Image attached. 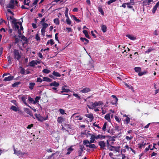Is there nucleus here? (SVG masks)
Segmentation results:
<instances>
[{
    "mask_svg": "<svg viewBox=\"0 0 159 159\" xmlns=\"http://www.w3.org/2000/svg\"><path fill=\"white\" fill-rule=\"evenodd\" d=\"M90 91L91 90L90 88H85L81 90L80 92L82 93H86Z\"/></svg>",
    "mask_w": 159,
    "mask_h": 159,
    "instance_id": "nucleus-9",
    "label": "nucleus"
},
{
    "mask_svg": "<svg viewBox=\"0 0 159 159\" xmlns=\"http://www.w3.org/2000/svg\"><path fill=\"white\" fill-rule=\"evenodd\" d=\"M68 10H69V9H68V8L66 7V10L65 11V14L66 17L67 18H68V17H69L68 14Z\"/></svg>",
    "mask_w": 159,
    "mask_h": 159,
    "instance_id": "nucleus-38",
    "label": "nucleus"
},
{
    "mask_svg": "<svg viewBox=\"0 0 159 159\" xmlns=\"http://www.w3.org/2000/svg\"><path fill=\"white\" fill-rule=\"evenodd\" d=\"M10 2L13 4L15 5H17L18 4V1L17 0H10Z\"/></svg>",
    "mask_w": 159,
    "mask_h": 159,
    "instance_id": "nucleus-49",
    "label": "nucleus"
},
{
    "mask_svg": "<svg viewBox=\"0 0 159 159\" xmlns=\"http://www.w3.org/2000/svg\"><path fill=\"white\" fill-rule=\"evenodd\" d=\"M14 28L16 30L18 31V30H20L19 26L16 24L14 25Z\"/></svg>",
    "mask_w": 159,
    "mask_h": 159,
    "instance_id": "nucleus-43",
    "label": "nucleus"
},
{
    "mask_svg": "<svg viewBox=\"0 0 159 159\" xmlns=\"http://www.w3.org/2000/svg\"><path fill=\"white\" fill-rule=\"evenodd\" d=\"M153 0H145L143 3H146L148 5H149L151 2L153 1Z\"/></svg>",
    "mask_w": 159,
    "mask_h": 159,
    "instance_id": "nucleus-30",
    "label": "nucleus"
},
{
    "mask_svg": "<svg viewBox=\"0 0 159 159\" xmlns=\"http://www.w3.org/2000/svg\"><path fill=\"white\" fill-rule=\"evenodd\" d=\"M106 137V136L103 135H102L98 134L97 136V139H104Z\"/></svg>",
    "mask_w": 159,
    "mask_h": 159,
    "instance_id": "nucleus-33",
    "label": "nucleus"
},
{
    "mask_svg": "<svg viewBox=\"0 0 159 159\" xmlns=\"http://www.w3.org/2000/svg\"><path fill=\"white\" fill-rule=\"evenodd\" d=\"M101 28L102 30L103 33H105L107 31V27L106 25H102L101 26Z\"/></svg>",
    "mask_w": 159,
    "mask_h": 159,
    "instance_id": "nucleus-16",
    "label": "nucleus"
},
{
    "mask_svg": "<svg viewBox=\"0 0 159 159\" xmlns=\"http://www.w3.org/2000/svg\"><path fill=\"white\" fill-rule=\"evenodd\" d=\"M135 71L137 72H139L141 70V69L140 67H135L134 68Z\"/></svg>",
    "mask_w": 159,
    "mask_h": 159,
    "instance_id": "nucleus-37",
    "label": "nucleus"
},
{
    "mask_svg": "<svg viewBox=\"0 0 159 159\" xmlns=\"http://www.w3.org/2000/svg\"><path fill=\"white\" fill-rule=\"evenodd\" d=\"M121 153V150H114V156H120Z\"/></svg>",
    "mask_w": 159,
    "mask_h": 159,
    "instance_id": "nucleus-4",
    "label": "nucleus"
},
{
    "mask_svg": "<svg viewBox=\"0 0 159 159\" xmlns=\"http://www.w3.org/2000/svg\"><path fill=\"white\" fill-rule=\"evenodd\" d=\"M73 95L75 97L77 98L79 100H80L81 99L80 97L78 95L77 93H74L73 94Z\"/></svg>",
    "mask_w": 159,
    "mask_h": 159,
    "instance_id": "nucleus-55",
    "label": "nucleus"
},
{
    "mask_svg": "<svg viewBox=\"0 0 159 159\" xmlns=\"http://www.w3.org/2000/svg\"><path fill=\"white\" fill-rule=\"evenodd\" d=\"M14 76L11 75L8 77H5L3 80L5 81H9L12 80Z\"/></svg>",
    "mask_w": 159,
    "mask_h": 159,
    "instance_id": "nucleus-10",
    "label": "nucleus"
},
{
    "mask_svg": "<svg viewBox=\"0 0 159 159\" xmlns=\"http://www.w3.org/2000/svg\"><path fill=\"white\" fill-rule=\"evenodd\" d=\"M58 33H56L55 34V39L58 41V42L59 43V41L58 39V37H57V35L58 34Z\"/></svg>",
    "mask_w": 159,
    "mask_h": 159,
    "instance_id": "nucleus-63",
    "label": "nucleus"
},
{
    "mask_svg": "<svg viewBox=\"0 0 159 159\" xmlns=\"http://www.w3.org/2000/svg\"><path fill=\"white\" fill-rule=\"evenodd\" d=\"M91 143H89V141L87 140L83 141V144L85 145L86 147L91 148H96V147L95 145L94 144H92Z\"/></svg>",
    "mask_w": 159,
    "mask_h": 159,
    "instance_id": "nucleus-2",
    "label": "nucleus"
},
{
    "mask_svg": "<svg viewBox=\"0 0 159 159\" xmlns=\"http://www.w3.org/2000/svg\"><path fill=\"white\" fill-rule=\"evenodd\" d=\"M7 59H8V62L9 65L11 64L12 63L11 60L12 58L10 56H9L7 57Z\"/></svg>",
    "mask_w": 159,
    "mask_h": 159,
    "instance_id": "nucleus-28",
    "label": "nucleus"
},
{
    "mask_svg": "<svg viewBox=\"0 0 159 159\" xmlns=\"http://www.w3.org/2000/svg\"><path fill=\"white\" fill-rule=\"evenodd\" d=\"M126 5H127V7L129 8H131L133 7L132 5L134 4H131L130 3L127 2L126 3Z\"/></svg>",
    "mask_w": 159,
    "mask_h": 159,
    "instance_id": "nucleus-39",
    "label": "nucleus"
},
{
    "mask_svg": "<svg viewBox=\"0 0 159 159\" xmlns=\"http://www.w3.org/2000/svg\"><path fill=\"white\" fill-rule=\"evenodd\" d=\"M52 75L56 77H60L61 75L58 72H56L55 71H54L52 73Z\"/></svg>",
    "mask_w": 159,
    "mask_h": 159,
    "instance_id": "nucleus-22",
    "label": "nucleus"
},
{
    "mask_svg": "<svg viewBox=\"0 0 159 159\" xmlns=\"http://www.w3.org/2000/svg\"><path fill=\"white\" fill-rule=\"evenodd\" d=\"M62 91L61 93L66 92L68 93L70 92V91L69 89H65L64 86H62L61 88Z\"/></svg>",
    "mask_w": 159,
    "mask_h": 159,
    "instance_id": "nucleus-18",
    "label": "nucleus"
},
{
    "mask_svg": "<svg viewBox=\"0 0 159 159\" xmlns=\"http://www.w3.org/2000/svg\"><path fill=\"white\" fill-rule=\"evenodd\" d=\"M59 85V84L58 82L55 81H54L49 84V86H54L55 87H57Z\"/></svg>",
    "mask_w": 159,
    "mask_h": 159,
    "instance_id": "nucleus-8",
    "label": "nucleus"
},
{
    "mask_svg": "<svg viewBox=\"0 0 159 159\" xmlns=\"http://www.w3.org/2000/svg\"><path fill=\"white\" fill-rule=\"evenodd\" d=\"M10 109L16 112L18 110V108L14 106H12L10 108Z\"/></svg>",
    "mask_w": 159,
    "mask_h": 159,
    "instance_id": "nucleus-27",
    "label": "nucleus"
},
{
    "mask_svg": "<svg viewBox=\"0 0 159 159\" xmlns=\"http://www.w3.org/2000/svg\"><path fill=\"white\" fill-rule=\"evenodd\" d=\"M25 111L26 113L29 114L30 116H33V115L32 111L29 108H26L25 109Z\"/></svg>",
    "mask_w": 159,
    "mask_h": 159,
    "instance_id": "nucleus-11",
    "label": "nucleus"
},
{
    "mask_svg": "<svg viewBox=\"0 0 159 159\" xmlns=\"http://www.w3.org/2000/svg\"><path fill=\"white\" fill-rule=\"evenodd\" d=\"M20 68H21V70L20 72V73L22 75H25V72L24 68L21 66H20Z\"/></svg>",
    "mask_w": 159,
    "mask_h": 159,
    "instance_id": "nucleus-31",
    "label": "nucleus"
},
{
    "mask_svg": "<svg viewBox=\"0 0 159 159\" xmlns=\"http://www.w3.org/2000/svg\"><path fill=\"white\" fill-rule=\"evenodd\" d=\"M28 100L30 103H31L32 102H33L34 101L33 99L30 96L28 97Z\"/></svg>",
    "mask_w": 159,
    "mask_h": 159,
    "instance_id": "nucleus-54",
    "label": "nucleus"
},
{
    "mask_svg": "<svg viewBox=\"0 0 159 159\" xmlns=\"http://www.w3.org/2000/svg\"><path fill=\"white\" fill-rule=\"evenodd\" d=\"M114 128L115 130H117V131H119L120 130V127L117 124H116L114 127Z\"/></svg>",
    "mask_w": 159,
    "mask_h": 159,
    "instance_id": "nucleus-57",
    "label": "nucleus"
},
{
    "mask_svg": "<svg viewBox=\"0 0 159 159\" xmlns=\"http://www.w3.org/2000/svg\"><path fill=\"white\" fill-rule=\"evenodd\" d=\"M54 22L57 25H59V19L58 18L55 19L54 20Z\"/></svg>",
    "mask_w": 159,
    "mask_h": 159,
    "instance_id": "nucleus-46",
    "label": "nucleus"
},
{
    "mask_svg": "<svg viewBox=\"0 0 159 159\" xmlns=\"http://www.w3.org/2000/svg\"><path fill=\"white\" fill-rule=\"evenodd\" d=\"M92 106L93 107V108H95L97 106H98V102L96 101L94 103L92 102Z\"/></svg>",
    "mask_w": 159,
    "mask_h": 159,
    "instance_id": "nucleus-42",
    "label": "nucleus"
},
{
    "mask_svg": "<svg viewBox=\"0 0 159 159\" xmlns=\"http://www.w3.org/2000/svg\"><path fill=\"white\" fill-rule=\"evenodd\" d=\"M59 111L60 113L62 115L66 114L65 113V111L64 110L62 109H59Z\"/></svg>",
    "mask_w": 159,
    "mask_h": 159,
    "instance_id": "nucleus-53",
    "label": "nucleus"
},
{
    "mask_svg": "<svg viewBox=\"0 0 159 159\" xmlns=\"http://www.w3.org/2000/svg\"><path fill=\"white\" fill-rule=\"evenodd\" d=\"M21 84V82L20 81L16 82H15L14 83L12 84V86L13 87H18V85L19 84Z\"/></svg>",
    "mask_w": 159,
    "mask_h": 159,
    "instance_id": "nucleus-25",
    "label": "nucleus"
},
{
    "mask_svg": "<svg viewBox=\"0 0 159 159\" xmlns=\"http://www.w3.org/2000/svg\"><path fill=\"white\" fill-rule=\"evenodd\" d=\"M12 24L15 25L16 24V20L15 18L12 19V21H11Z\"/></svg>",
    "mask_w": 159,
    "mask_h": 159,
    "instance_id": "nucleus-58",
    "label": "nucleus"
},
{
    "mask_svg": "<svg viewBox=\"0 0 159 159\" xmlns=\"http://www.w3.org/2000/svg\"><path fill=\"white\" fill-rule=\"evenodd\" d=\"M50 71L47 69H44L43 70V72L46 74H48L50 73Z\"/></svg>",
    "mask_w": 159,
    "mask_h": 159,
    "instance_id": "nucleus-48",
    "label": "nucleus"
},
{
    "mask_svg": "<svg viewBox=\"0 0 159 159\" xmlns=\"http://www.w3.org/2000/svg\"><path fill=\"white\" fill-rule=\"evenodd\" d=\"M14 153L19 157H22L24 154L23 152L21 151L20 150H14Z\"/></svg>",
    "mask_w": 159,
    "mask_h": 159,
    "instance_id": "nucleus-5",
    "label": "nucleus"
},
{
    "mask_svg": "<svg viewBox=\"0 0 159 159\" xmlns=\"http://www.w3.org/2000/svg\"><path fill=\"white\" fill-rule=\"evenodd\" d=\"M111 97L114 99V100H113L111 102V103L112 105L116 104L117 103L118 99L117 98L116 96L114 95H112Z\"/></svg>",
    "mask_w": 159,
    "mask_h": 159,
    "instance_id": "nucleus-7",
    "label": "nucleus"
},
{
    "mask_svg": "<svg viewBox=\"0 0 159 159\" xmlns=\"http://www.w3.org/2000/svg\"><path fill=\"white\" fill-rule=\"evenodd\" d=\"M80 39L82 42H84V41H86V43H84L85 44L89 43V40L85 38L81 37L80 38Z\"/></svg>",
    "mask_w": 159,
    "mask_h": 159,
    "instance_id": "nucleus-21",
    "label": "nucleus"
},
{
    "mask_svg": "<svg viewBox=\"0 0 159 159\" xmlns=\"http://www.w3.org/2000/svg\"><path fill=\"white\" fill-rule=\"evenodd\" d=\"M45 30H46L45 29L42 28V29L41 30V34L43 36H44L45 35Z\"/></svg>",
    "mask_w": 159,
    "mask_h": 159,
    "instance_id": "nucleus-45",
    "label": "nucleus"
},
{
    "mask_svg": "<svg viewBox=\"0 0 159 159\" xmlns=\"http://www.w3.org/2000/svg\"><path fill=\"white\" fill-rule=\"evenodd\" d=\"M13 54L14 58L18 61H19L21 57V55L19 52V50L14 49L13 51Z\"/></svg>",
    "mask_w": 159,
    "mask_h": 159,
    "instance_id": "nucleus-1",
    "label": "nucleus"
},
{
    "mask_svg": "<svg viewBox=\"0 0 159 159\" xmlns=\"http://www.w3.org/2000/svg\"><path fill=\"white\" fill-rule=\"evenodd\" d=\"M35 39L37 41H40V38L39 36V34H37L35 35Z\"/></svg>",
    "mask_w": 159,
    "mask_h": 159,
    "instance_id": "nucleus-51",
    "label": "nucleus"
},
{
    "mask_svg": "<svg viewBox=\"0 0 159 159\" xmlns=\"http://www.w3.org/2000/svg\"><path fill=\"white\" fill-rule=\"evenodd\" d=\"M14 4L10 2V3L8 4L7 7L8 8L11 9H13L14 8Z\"/></svg>",
    "mask_w": 159,
    "mask_h": 159,
    "instance_id": "nucleus-32",
    "label": "nucleus"
},
{
    "mask_svg": "<svg viewBox=\"0 0 159 159\" xmlns=\"http://www.w3.org/2000/svg\"><path fill=\"white\" fill-rule=\"evenodd\" d=\"M14 38L15 39V44H17L20 41V40L21 41H22L21 40H20V38H18L16 37V35L14 36Z\"/></svg>",
    "mask_w": 159,
    "mask_h": 159,
    "instance_id": "nucleus-23",
    "label": "nucleus"
},
{
    "mask_svg": "<svg viewBox=\"0 0 159 159\" xmlns=\"http://www.w3.org/2000/svg\"><path fill=\"white\" fill-rule=\"evenodd\" d=\"M35 85L34 83L30 82L29 84V88L30 90H32L33 89L34 86Z\"/></svg>",
    "mask_w": 159,
    "mask_h": 159,
    "instance_id": "nucleus-13",
    "label": "nucleus"
},
{
    "mask_svg": "<svg viewBox=\"0 0 159 159\" xmlns=\"http://www.w3.org/2000/svg\"><path fill=\"white\" fill-rule=\"evenodd\" d=\"M115 120L119 123H120L121 122V120L120 118H119L117 116H115Z\"/></svg>",
    "mask_w": 159,
    "mask_h": 159,
    "instance_id": "nucleus-41",
    "label": "nucleus"
},
{
    "mask_svg": "<svg viewBox=\"0 0 159 159\" xmlns=\"http://www.w3.org/2000/svg\"><path fill=\"white\" fill-rule=\"evenodd\" d=\"M40 97L39 96H36L35 99V100H34V102L33 103L34 104H35L39 100L40 98Z\"/></svg>",
    "mask_w": 159,
    "mask_h": 159,
    "instance_id": "nucleus-26",
    "label": "nucleus"
},
{
    "mask_svg": "<svg viewBox=\"0 0 159 159\" xmlns=\"http://www.w3.org/2000/svg\"><path fill=\"white\" fill-rule=\"evenodd\" d=\"M98 144L100 146L101 148H104L105 147V143L104 141H101L99 142Z\"/></svg>",
    "mask_w": 159,
    "mask_h": 159,
    "instance_id": "nucleus-12",
    "label": "nucleus"
},
{
    "mask_svg": "<svg viewBox=\"0 0 159 159\" xmlns=\"http://www.w3.org/2000/svg\"><path fill=\"white\" fill-rule=\"evenodd\" d=\"M64 120V119L61 117H58L57 118V122L61 124Z\"/></svg>",
    "mask_w": 159,
    "mask_h": 159,
    "instance_id": "nucleus-15",
    "label": "nucleus"
},
{
    "mask_svg": "<svg viewBox=\"0 0 159 159\" xmlns=\"http://www.w3.org/2000/svg\"><path fill=\"white\" fill-rule=\"evenodd\" d=\"M104 118L106 120H107L108 121H110L111 119L110 117L109 114H107L105 116Z\"/></svg>",
    "mask_w": 159,
    "mask_h": 159,
    "instance_id": "nucleus-36",
    "label": "nucleus"
},
{
    "mask_svg": "<svg viewBox=\"0 0 159 159\" xmlns=\"http://www.w3.org/2000/svg\"><path fill=\"white\" fill-rule=\"evenodd\" d=\"M85 116L88 118L91 119V120L90 121H92L94 118L93 114H86L85 115Z\"/></svg>",
    "mask_w": 159,
    "mask_h": 159,
    "instance_id": "nucleus-19",
    "label": "nucleus"
},
{
    "mask_svg": "<svg viewBox=\"0 0 159 159\" xmlns=\"http://www.w3.org/2000/svg\"><path fill=\"white\" fill-rule=\"evenodd\" d=\"M120 156L122 157V159H128V157L125 156L123 154H122V153Z\"/></svg>",
    "mask_w": 159,
    "mask_h": 159,
    "instance_id": "nucleus-61",
    "label": "nucleus"
},
{
    "mask_svg": "<svg viewBox=\"0 0 159 159\" xmlns=\"http://www.w3.org/2000/svg\"><path fill=\"white\" fill-rule=\"evenodd\" d=\"M43 81L47 82H51L52 81V79L46 76H44L43 78Z\"/></svg>",
    "mask_w": 159,
    "mask_h": 159,
    "instance_id": "nucleus-14",
    "label": "nucleus"
},
{
    "mask_svg": "<svg viewBox=\"0 0 159 159\" xmlns=\"http://www.w3.org/2000/svg\"><path fill=\"white\" fill-rule=\"evenodd\" d=\"M33 124H31L30 125H28L27 127V128L28 129H30L33 126Z\"/></svg>",
    "mask_w": 159,
    "mask_h": 159,
    "instance_id": "nucleus-64",
    "label": "nucleus"
},
{
    "mask_svg": "<svg viewBox=\"0 0 159 159\" xmlns=\"http://www.w3.org/2000/svg\"><path fill=\"white\" fill-rule=\"evenodd\" d=\"M116 0H110L107 2V4L108 5H110L111 4L114 2H115Z\"/></svg>",
    "mask_w": 159,
    "mask_h": 159,
    "instance_id": "nucleus-60",
    "label": "nucleus"
},
{
    "mask_svg": "<svg viewBox=\"0 0 159 159\" xmlns=\"http://www.w3.org/2000/svg\"><path fill=\"white\" fill-rule=\"evenodd\" d=\"M43 81V80L40 77H38L37 78L36 82L37 83H41Z\"/></svg>",
    "mask_w": 159,
    "mask_h": 159,
    "instance_id": "nucleus-52",
    "label": "nucleus"
},
{
    "mask_svg": "<svg viewBox=\"0 0 159 159\" xmlns=\"http://www.w3.org/2000/svg\"><path fill=\"white\" fill-rule=\"evenodd\" d=\"M21 100L24 102V103L26 106H28V107H30V108H31V107L29 106L28 104L25 101V98L23 96L21 98Z\"/></svg>",
    "mask_w": 159,
    "mask_h": 159,
    "instance_id": "nucleus-24",
    "label": "nucleus"
},
{
    "mask_svg": "<svg viewBox=\"0 0 159 159\" xmlns=\"http://www.w3.org/2000/svg\"><path fill=\"white\" fill-rule=\"evenodd\" d=\"M157 7H158L157 6H156V5H155L153 7V9H152V13L153 14H154L155 13L156 11L157 8Z\"/></svg>",
    "mask_w": 159,
    "mask_h": 159,
    "instance_id": "nucleus-40",
    "label": "nucleus"
},
{
    "mask_svg": "<svg viewBox=\"0 0 159 159\" xmlns=\"http://www.w3.org/2000/svg\"><path fill=\"white\" fill-rule=\"evenodd\" d=\"M66 22L68 25H70L71 24V21L69 19V18H67L66 20Z\"/></svg>",
    "mask_w": 159,
    "mask_h": 159,
    "instance_id": "nucleus-50",
    "label": "nucleus"
},
{
    "mask_svg": "<svg viewBox=\"0 0 159 159\" xmlns=\"http://www.w3.org/2000/svg\"><path fill=\"white\" fill-rule=\"evenodd\" d=\"M43 26L42 28L46 29V28L48 26V24L45 23H43L42 24Z\"/></svg>",
    "mask_w": 159,
    "mask_h": 159,
    "instance_id": "nucleus-44",
    "label": "nucleus"
},
{
    "mask_svg": "<svg viewBox=\"0 0 159 159\" xmlns=\"http://www.w3.org/2000/svg\"><path fill=\"white\" fill-rule=\"evenodd\" d=\"M87 134H89V135L91 136L90 138V140L89 141L90 143H93L94 142V141L95 140V139H97V135L95 134H90V133L89 132H87Z\"/></svg>",
    "mask_w": 159,
    "mask_h": 159,
    "instance_id": "nucleus-3",
    "label": "nucleus"
},
{
    "mask_svg": "<svg viewBox=\"0 0 159 159\" xmlns=\"http://www.w3.org/2000/svg\"><path fill=\"white\" fill-rule=\"evenodd\" d=\"M21 39L24 41H25V43H27L28 42V39H27V38L25 37V36L23 35L21 37Z\"/></svg>",
    "mask_w": 159,
    "mask_h": 159,
    "instance_id": "nucleus-35",
    "label": "nucleus"
},
{
    "mask_svg": "<svg viewBox=\"0 0 159 159\" xmlns=\"http://www.w3.org/2000/svg\"><path fill=\"white\" fill-rule=\"evenodd\" d=\"M125 121L126 124H128L130 121V118L129 117H127L125 119Z\"/></svg>",
    "mask_w": 159,
    "mask_h": 159,
    "instance_id": "nucleus-56",
    "label": "nucleus"
},
{
    "mask_svg": "<svg viewBox=\"0 0 159 159\" xmlns=\"http://www.w3.org/2000/svg\"><path fill=\"white\" fill-rule=\"evenodd\" d=\"M35 116L37 119L39 121L42 122L44 120V118L39 114H35Z\"/></svg>",
    "mask_w": 159,
    "mask_h": 159,
    "instance_id": "nucleus-6",
    "label": "nucleus"
},
{
    "mask_svg": "<svg viewBox=\"0 0 159 159\" xmlns=\"http://www.w3.org/2000/svg\"><path fill=\"white\" fill-rule=\"evenodd\" d=\"M107 125V122H106L104 123V124L103 125V126L102 128V130L103 131H105L106 130Z\"/></svg>",
    "mask_w": 159,
    "mask_h": 159,
    "instance_id": "nucleus-47",
    "label": "nucleus"
},
{
    "mask_svg": "<svg viewBox=\"0 0 159 159\" xmlns=\"http://www.w3.org/2000/svg\"><path fill=\"white\" fill-rule=\"evenodd\" d=\"M83 33L84 34L86 37L89 39H90V36L88 34L87 31L86 30H84L83 31Z\"/></svg>",
    "mask_w": 159,
    "mask_h": 159,
    "instance_id": "nucleus-20",
    "label": "nucleus"
},
{
    "mask_svg": "<svg viewBox=\"0 0 159 159\" xmlns=\"http://www.w3.org/2000/svg\"><path fill=\"white\" fill-rule=\"evenodd\" d=\"M126 139L128 141L132 139L133 138V137L131 136H130V137H129V136H126L125 137Z\"/></svg>",
    "mask_w": 159,
    "mask_h": 159,
    "instance_id": "nucleus-62",
    "label": "nucleus"
},
{
    "mask_svg": "<svg viewBox=\"0 0 159 159\" xmlns=\"http://www.w3.org/2000/svg\"><path fill=\"white\" fill-rule=\"evenodd\" d=\"M30 66L32 67H34L35 65H37V63L35 61L33 60L29 63Z\"/></svg>",
    "mask_w": 159,
    "mask_h": 159,
    "instance_id": "nucleus-17",
    "label": "nucleus"
},
{
    "mask_svg": "<svg viewBox=\"0 0 159 159\" xmlns=\"http://www.w3.org/2000/svg\"><path fill=\"white\" fill-rule=\"evenodd\" d=\"M129 39L132 40H134L136 39V38L134 36H132L129 34H128L126 35Z\"/></svg>",
    "mask_w": 159,
    "mask_h": 159,
    "instance_id": "nucleus-34",
    "label": "nucleus"
},
{
    "mask_svg": "<svg viewBox=\"0 0 159 159\" xmlns=\"http://www.w3.org/2000/svg\"><path fill=\"white\" fill-rule=\"evenodd\" d=\"M98 11L101 13L102 15H104V11L102 8H98Z\"/></svg>",
    "mask_w": 159,
    "mask_h": 159,
    "instance_id": "nucleus-59",
    "label": "nucleus"
},
{
    "mask_svg": "<svg viewBox=\"0 0 159 159\" xmlns=\"http://www.w3.org/2000/svg\"><path fill=\"white\" fill-rule=\"evenodd\" d=\"M72 16L73 17V19L78 23H79L81 22V20H80L77 19L75 16L72 15Z\"/></svg>",
    "mask_w": 159,
    "mask_h": 159,
    "instance_id": "nucleus-29",
    "label": "nucleus"
}]
</instances>
